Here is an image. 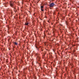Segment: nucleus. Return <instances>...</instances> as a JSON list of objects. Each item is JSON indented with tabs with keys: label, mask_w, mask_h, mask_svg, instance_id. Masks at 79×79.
<instances>
[{
	"label": "nucleus",
	"mask_w": 79,
	"mask_h": 79,
	"mask_svg": "<svg viewBox=\"0 0 79 79\" xmlns=\"http://www.w3.org/2000/svg\"><path fill=\"white\" fill-rule=\"evenodd\" d=\"M10 5L11 7H13V8L15 7L14 5H13V2L12 1L10 2Z\"/></svg>",
	"instance_id": "f257e3e1"
},
{
	"label": "nucleus",
	"mask_w": 79,
	"mask_h": 79,
	"mask_svg": "<svg viewBox=\"0 0 79 79\" xmlns=\"http://www.w3.org/2000/svg\"><path fill=\"white\" fill-rule=\"evenodd\" d=\"M54 5L55 4H54V3H52L50 4L49 6L50 7H53V6H54Z\"/></svg>",
	"instance_id": "f03ea898"
},
{
	"label": "nucleus",
	"mask_w": 79,
	"mask_h": 79,
	"mask_svg": "<svg viewBox=\"0 0 79 79\" xmlns=\"http://www.w3.org/2000/svg\"><path fill=\"white\" fill-rule=\"evenodd\" d=\"M29 24V23L27 22H26L25 23V25H26V26L28 25Z\"/></svg>",
	"instance_id": "7ed1b4c3"
},
{
	"label": "nucleus",
	"mask_w": 79,
	"mask_h": 79,
	"mask_svg": "<svg viewBox=\"0 0 79 79\" xmlns=\"http://www.w3.org/2000/svg\"><path fill=\"white\" fill-rule=\"evenodd\" d=\"M14 44L15 45H18V43H16V42H14Z\"/></svg>",
	"instance_id": "20e7f679"
},
{
	"label": "nucleus",
	"mask_w": 79,
	"mask_h": 79,
	"mask_svg": "<svg viewBox=\"0 0 79 79\" xmlns=\"http://www.w3.org/2000/svg\"><path fill=\"white\" fill-rule=\"evenodd\" d=\"M41 9H43V8H44V6H41Z\"/></svg>",
	"instance_id": "39448f33"
},
{
	"label": "nucleus",
	"mask_w": 79,
	"mask_h": 79,
	"mask_svg": "<svg viewBox=\"0 0 79 79\" xmlns=\"http://www.w3.org/2000/svg\"><path fill=\"white\" fill-rule=\"evenodd\" d=\"M40 57H37V59H39V60H40Z\"/></svg>",
	"instance_id": "423d86ee"
},
{
	"label": "nucleus",
	"mask_w": 79,
	"mask_h": 79,
	"mask_svg": "<svg viewBox=\"0 0 79 79\" xmlns=\"http://www.w3.org/2000/svg\"><path fill=\"white\" fill-rule=\"evenodd\" d=\"M41 10L42 11H44V10H43V9H41Z\"/></svg>",
	"instance_id": "0eeeda50"
}]
</instances>
